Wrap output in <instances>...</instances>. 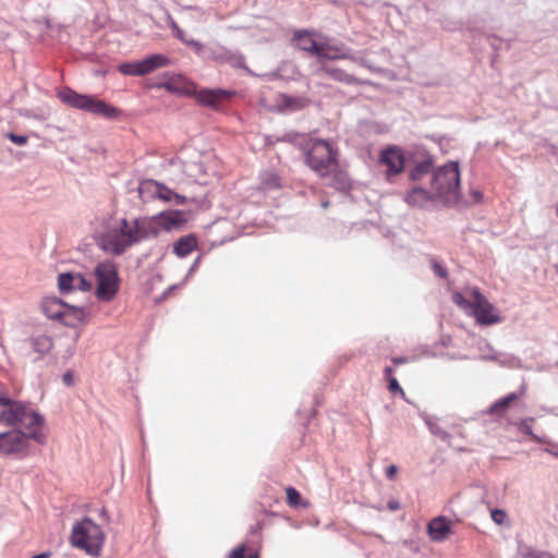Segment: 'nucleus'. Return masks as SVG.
Masks as SVG:
<instances>
[{"label":"nucleus","mask_w":558,"mask_h":558,"mask_svg":"<svg viewBox=\"0 0 558 558\" xmlns=\"http://www.w3.org/2000/svg\"><path fill=\"white\" fill-rule=\"evenodd\" d=\"M27 417L19 415L12 422H2L15 428L0 433V454L24 458L29 454L31 440L46 442L45 417L34 408L26 409Z\"/></svg>","instance_id":"nucleus-1"},{"label":"nucleus","mask_w":558,"mask_h":558,"mask_svg":"<svg viewBox=\"0 0 558 558\" xmlns=\"http://www.w3.org/2000/svg\"><path fill=\"white\" fill-rule=\"evenodd\" d=\"M298 146L304 155L306 166L319 178H327L338 166L339 151L329 141L302 135Z\"/></svg>","instance_id":"nucleus-2"},{"label":"nucleus","mask_w":558,"mask_h":558,"mask_svg":"<svg viewBox=\"0 0 558 558\" xmlns=\"http://www.w3.org/2000/svg\"><path fill=\"white\" fill-rule=\"evenodd\" d=\"M151 236L147 219L129 222L122 219L118 229H112L104 236V247L114 254L123 253L129 246Z\"/></svg>","instance_id":"nucleus-3"},{"label":"nucleus","mask_w":558,"mask_h":558,"mask_svg":"<svg viewBox=\"0 0 558 558\" xmlns=\"http://www.w3.org/2000/svg\"><path fill=\"white\" fill-rule=\"evenodd\" d=\"M292 40L299 49L315 56L318 61L344 60L349 58L342 46L329 44L326 37L316 31L296 29L293 33Z\"/></svg>","instance_id":"nucleus-4"},{"label":"nucleus","mask_w":558,"mask_h":558,"mask_svg":"<svg viewBox=\"0 0 558 558\" xmlns=\"http://www.w3.org/2000/svg\"><path fill=\"white\" fill-rule=\"evenodd\" d=\"M471 300H468L462 293L456 292L452 301L456 305L473 316L478 325H495L501 322V316L497 308L484 296L477 288L470 290Z\"/></svg>","instance_id":"nucleus-5"},{"label":"nucleus","mask_w":558,"mask_h":558,"mask_svg":"<svg viewBox=\"0 0 558 558\" xmlns=\"http://www.w3.org/2000/svg\"><path fill=\"white\" fill-rule=\"evenodd\" d=\"M72 546L85 550L90 556H98L105 543L101 527L89 518L75 523L71 533Z\"/></svg>","instance_id":"nucleus-6"},{"label":"nucleus","mask_w":558,"mask_h":558,"mask_svg":"<svg viewBox=\"0 0 558 558\" xmlns=\"http://www.w3.org/2000/svg\"><path fill=\"white\" fill-rule=\"evenodd\" d=\"M58 97L62 102L72 108L85 110L89 113L105 118L113 119L119 117L121 112L118 108L108 105L104 100L94 96L78 94L70 88L60 90L58 93Z\"/></svg>","instance_id":"nucleus-7"},{"label":"nucleus","mask_w":558,"mask_h":558,"mask_svg":"<svg viewBox=\"0 0 558 558\" xmlns=\"http://www.w3.org/2000/svg\"><path fill=\"white\" fill-rule=\"evenodd\" d=\"M460 189V170L459 163L450 161L436 170L432 180L433 192L447 199L458 196Z\"/></svg>","instance_id":"nucleus-8"},{"label":"nucleus","mask_w":558,"mask_h":558,"mask_svg":"<svg viewBox=\"0 0 558 558\" xmlns=\"http://www.w3.org/2000/svg\"><path fill=\"white\" fill-rule=\"evenodd\" d=\"M94 276L96 279V298L104 302L112 301L120 287L117 265L109 260L101 262L96 266Z\"/></svg>","instance_id":"nucleus-9"},{"label":"nucleus","mask_w":558,"mask_h":558,"mask_svg":"<svg viewBox=\"0 0 558 558\" xmlns=\"http://www.w3.org/2000/svg\"><path fill=\"white\" fill-rule=\"evenodd\" d=\"M170 64V59L163 54H151L136 62H124L118 65V71L123 75L144 76L157 69Z\"/></svg>","instance_id":"nucleus-10"},{"label":"nucleus","mask_w":558,"mask_h":558,"mask_svg":"<svg viewBox=\"0 0 558 558\" xmlns=\"http://www.w3.org/2000/svg\"><path fill=\"white\" fill-rule=\"evenodd\" d=\"M53 348V339L46 332L35 331L21 347V354L37 362L47 355Z\"/></svg>","instance_id":"nucleus-11"},{"label":"nucleus","mask_w":558,"mask_h":558,"mask_svg":"<svg viewBox=\"0 0 558 558\" xmlns=\"http://www.w3.org/2000/svg\"><path fill=\"white\" fill-rule=\"evenodd\" d=\"M147 221L151 236H157L160 231L179 229L186 222V217L182 210H168L147 219Z\"/></svg>","instance_id":"nucleus-12"},{"label":"nucleus","mask_w":558,"mask_h":558,"mask_svg":"<svg viewBox=\"0 0 558 558\" xmlns=\"http://www.w3.org/2000/svg\"><path fill=\"white\" fill-rule=\"evenodd\" d=\"M32 408L29 404L19 400H12L4 388L0 384V422H12L19 415L27 417L26 409Z\"/></svg>","instance_id":"nucleus-13"},{"label":"nucleus","mask_w":558,"mask_h":558,"mask_svg":"<svg viewBox=\"0 0 558 558\" xmlns=\"http://www.w3.org/2000/svg\"><path fill=\"white\" fill-rule=\"evenodd\" d=\"M379 162L387 168V178L400 174L404 170L405 158L402 149L392 146L384 149L379 157Z\"/></svg>","instance_id":"nucleus-14"},{"label":"nucleus","mask_w":558,"mask_h":558,"mask_svg":"<svg viewBox=\"0 0 558 558\" xmlns=\"http://www.w3.org/2000/svg\"><path fill=\"white\" fill-rule=\"evenodd\" d=\"M58 288L60 292L66 293L74 290L89 291L92 282L82 274L63 272L58 277Z\"/></svg>","instance_id":"nucleus-15"},{"label":"nucleus","mask_w":558,"mask_h":558,"mask_svg":"<svg viewBox=\"0 0 558 558\" xmlns=\"http://www.w3.org/2000/svg\"><path fill=\"white\" fill-rule=\"evenodd\" d=\"M158 87L181 95L195 94V84L180 74H165V82L158 84Z\"/></svg>","instance_id":"nucleus-16"},{"label":"nucleus","mask_w":558,"mask_h":558,"mask_svg":"<svg viewBox=\"0 0 558 558\" xmlns=\"http://www.w3.org/2000/svg\"><path fill=\"white\" fill-rule=\"evenodd\" d=\"M311 100L304 96H290L280 94L277 97L276 106L281 112H295L306 108Z\"/></svg>","instance_id":"nucleus-17"},{"label":"nucleus","mask_w":558,"mask_h":558,"mask_svg":"<svg viewBox=\"0 0 558 558\" xmlns=\"http://www.w3.org/2000/svg\"><path fill=\"white\" fill-rule=\"evenodd\" d=\"M325 61L326 60H319V68L317 69V73H324L331 80L348 85L360 84V81L352 74L347 73L343 69L329 65Z\"/></svg>","instance_id":"nucleus-18"},{"label":"nucleus","mask_w":558,"mask_h":558,"mask_svg":"<svg viewBox=\"0 0 558 558\" xmlns=\"http://www.w3.org/2000/svg\"><path fill=\"white\" fill-rule=\"evenodd\" d=\"M66 304L56 296H47L43 299L40 308L44 315L52 320H59L65 311Z\"/></svg>","instance_id":"nucleus-19"},{"label":"nucleus","mask_w":558,"mask_h":558,"mask_svg":"<svg viewBox=\"0 0 558 558\" xmlns=\"http://www.w3.org/2000/svg\"><path fill=\"white\" fill-rule=\"evenodd\" d=\"M87 322L86 313L81 307L70 306L66 304L65 311L60 318V323L64 326L76 328Z\"/></svg>","instance_id":"nucleus-20"},{"label":"nucleus","mask_w":558,"mask_h":558,"mask_svg":"<svg viewBox=\"0 0 558 558\" xmlns=\"http://www.w3.org/2000/svg\"><path fill=\"white\" fill-rule=\"evenodd\" d=\"M196 100L209 107H215L220 100L229 96V93L222 89H201L195 87V94H192Z\"/></svg>","instance_id":"nucleus-21"},{"label":"nucleus","mask_w":558,"mask_h":558,"mask_svg":"<svg viewBox=\"0 0 558 558\" xmlns=\"http://www.w3.org/2000/svg\"><path fill=\"white\" fill-rule=\"evenodd\" d=\"M525 393V388L522 387L519 391L511 392L504 398L494 402L489 408L490 414L505 413L510 407L514 405Z\"/></svg>","instance_id":"nucleus-22"},{"label":"nucleus","mask_w":558,"mask_h":558,"mask_svg":"<svg viewBox=\"0 0 558 558\" xmlns=\"http://www.w3.org/2000/svg\"><path fill=\"white\" fill-rule=\"evenodd\" d=\"M427 530L433 541L441 542L449 536L450 524L445 518L438 517L428 523Z\"/></svg>","instance_id":"nucleus-23"},{"label":"nucleus","mask_w":558,"mask_h":558,"mask_svg":"<svg viewBox=\"0 0 558 558\" xmlns=\"http://www.w3.org/2000/svg\"><path fill=\"white\" fill-rule=\"evenodd\" d=\"M198 240L195 234L181 236L173 243V253L180 257H186L197 248Z\"/></svg>","instance_id":"nucleus-24"},{"label":"nucleus","mask_w":558,"mask_h":558,"mask_svg":"<svg viewBox=\"0 0 558 558\" xmlns=\"http://www.w3.org/2000/svg\"><path fill=\"white\" fill-rule=\"evenodd\" d=\"M432 199L430 192L422 187H413L405 194L404 201L411 206L422 207Z\"/></svg>","instance_id":"nucleus-25"},{"label":"nucleus","mask_w":558,"mask_h":558,"mask_svg":"<svg viewBox=\"0 0 558 558\" xmlns=\"http://www.w3.org/2000/svg\"><path fill=\"white\" fill-rule=\"evenodd\" d=\"M148 186L154 189V193L158 196V198L163 199L166 202L174 201L177 204H183L185 198L179 194L173 193L171 190L166 186L155 183L148 182Z\"/></svg>","instance_id":"nucleus-26"},{"label":"nucleus","mask_w":558,"mask_h":558,"mask_svg":"<svg viewBox=\"0 0 558 558\" xmlns=\"http://www.w3.org/2000/svg\"><path fill=\"white\" fill-rule=\"evenodd\" d=\"M328 177L332 178L330 185L336 190L345 191L351 185L348 174L340 169L339 165L328 174Z\"/></svg>","instance_id":"nucleus-27"},{"label":"nucleus","mask_w":558,"mask_h":558,"mask_svg":"<svg viewBox=\"0 0 558 558\" xmlns=\"http://www.w3.org/2000/svg\"><path fill=\"white\" fill-rule=\"evenodd\" d=\"M433 168V161L432 159L427 158V159H424L423 161L416 163L414 166V168L410 171V179L412 181H418L421 180L424 175H426L427 173L430 172Z\"/></svg>","instance_id":"nucleus-28"},{"label":"nucleus","mask_w":558,"mask_h":558,"mask_svg":"<svg viewBox=\"0 0 558 558\" xmlns=\"http://www.w3.org/2000/svg\"><path fill=\"white\" fill-rule=\"evenodd\" d=\"M534 421H535V418L529 417V418L521 420L515 425L518 426V428L521 433H524L525 435L530 436L534 441H537L541 444L548 442L544 438H542L533 433L532 425H533Z\"/></svg>","instance_id":"nucleus-29"},{"label":"nucleus","mask_w":558,"mask_h":558,"mask_svg":"<svg viewBox=\"0 0 558 558\" xmlns=\"http://www.w3.org/2000/svg\"><path fill=\"white\" fill-rule=\"evenodd\" d=\"M384 373H385V377L386 379L388 380V389L393 392V393H400L402 397L405 396V392L403 391V389L400 387L398 380L396 377L392 376V373H393V368L392 367H385L384 369Z\"/></svg>","instance_id":"nucleus-30"},{"label":"nucleus","mask_w":558,"mask_h":558,"mask_svg":"<svg viewBox=\"0 0 558 558\" xmlns=\"http://www.w3.org/2000/svg\"><path fill=\"white\" fill-rule=\"evenodd\" d=\"M171 28L173 31L174 36L178 39H180L182 43H184L185 45H187L190 47L195 48L196 50H201L202 49V44L201 43H198V41H196L194 39L185 38L184 32L180 28V26L175 22L171 23Z\"/></svg>","instance_id":"nucleus-31"},{"label":"nucleus","mask_w":558,"mask_h":558,"mask_svg":"<svg viewBox=\"0 0 558 558\" xmlns=\"http://www.w3.org/2000/svg\"><path fill=\"white\" fill-rule=\"evenodd\" d=\"M287 494V502L290 507L296 508L300 506L307 507V502H302L301 494L293 487H288L286 489Z\"/></svg>","instance_id":"nucleus-32"},{"label":"nucleus","mask_w":558,"mask_h":558,"mask_svg":"<svg viewBox=\"0 0 558 558\" xmlns=\"http://www.w3.org/2000/svg\"><path fill=\"white\" fill-rule=\"evenodd\" d=\"M490 517L493 521L497 524H502L507 514L504 510L500 509H494L490 513Z\"/></svg>","instance_id":"nucleus-33"},{"label":"nucleus","mask_w":558,"mask_h":558,"mask_svg":"<svg viewBox=\"0 0 558 558\" xmlns=\"http://www.w3.org/2000/svg\"><path fill=\"white\" fill-rule=\"evenodd\" d=\"M7 137L16 145H25L27 143V136L9 133Z\"/></svg>","instance_id":"nucleus-34"},{"label":"nucleus","mask_w":558,"mask_h":558,"mask_svg":"<svg viewBox=\"0 0 558 558\" xmlns=\"http://www.w3.org/2000/svg\"><path fill=\"white\" fill-rule=\"evenodd\" d=\"M246 551V545L242 544L231 550L229 558H244Z\"/></svg>","instance_id":"nucleus-35"},{"label":"nucleus","mask_w":558,"mask_h":558,"mask_svg":"<svg viewBox=\"0 0 558 558\" xmlns=\"http://www.w3.org/2000/svg\"><path fill=\"white\" fill-rule=\"evenodd\" d=\"M433 269H434L435 274L441 278H446L448 275L447 270L440 264H438L436 262L433 263Z\"/></svg>","instance_id":"nucleus-36"},{"label":"nucleus","mask_w":558,"mask_h":558,"mask_svg":"<svg viewBox=\"0 0 558 558\" xmlns=\"http://www.w3.org/2000/svg\"><path fill=\"white\" fill-rule=\"evenodd\" d=\"M525 558H555L551 554L546 551H534L526 555Z\"/></svg>","instance_id":"nucleus-37"},{"label":"nucleus","mask_w":558,"mask_h":558,"mask_svg":"<svg viewBox=\"0 0 558 558\" xmlns=\"http://www.w3.org/2000/svg\"><path fill=\"white\" fill-rule=\"evenodd\" d=\"M62 380L63 383L66 385V386H71L73 384V375L71 372H66L63 376H62Z\"/></svg>","instance_id":"nucleus-38"},{"label":"nucleus","mask_w":558,"mask_h":558,"mask_svg":"<svg viewBox=\"0 0 558 558\" xmlns=\"http://www.w3.org/2000/svg\"><path fill=\"white\" fill-rule=\"evenodd\" d=\"M397 471H398V468L396 465L392 464V465L388 466L387 470H386L387 477L393 478V476L396 475Z\"/></svg>","instance_id":"nucleus-39"},{"label":"nucleus","mask_w":558,"mask_h":558,"mask_svg":"<svg viewBox=\"0 0 558 558\" xmlns=\"http://www.w3.org/2000/svg\"><path fill=\"white\" fill-rule=\"evenodd\" d=\"M545 451L548 452L549 454L558 458V445L557 444H553L550 446V448L545 449Z\"/></svg>","instance_id":"nucleus-40"},{"label":"nucleus","mask_w":558,"mask_h":558,"mask_svg":"<svg viewBox=\"0 0 558 558\" xmlns=\"http://www.w3.org/2000/svg\"><path fill=\"white\" fill-rule=\"evenodd\" d=\"M472 196L475 202H480L483 197V194L480 191H474L472 193Z\"/></svg>","instance_id":"nucleus-41"},{"label":"nucleus","mask_w":558,"mask_h":558,"mask_svg":"<svg viewBox=\"0 0 558 558\" xmlns=\"http://www.w3.org/2000/svg\"><path fill=\"white\" fill-rule=\"evenodd\" d=\"M388 507H389V509H391V510H398L400 506H399V502H398V501H390V502L388 504Z\"/></svg>","instance_id":"nucleus-42"},{"label":"nucleus","mask_w":558,"mask_h":558,"mask_svg":"<svg viewBox=\"0 0 558 558\" xmlns=\"http://www.w3.org/2000/svg\"><path fill=\"white\" fill-rule=\"evenodd\" d=\"M392 362H393L395 364H402V363H405V362H407V360H405V359H403V357H395V359H392Z\"/></svg>","instance_id":"nucleus-43"},{"label":"nucleus","mask_w":558,"mask_h":558,"mask_svg":"<svg viewBox=\"0 0 558 558\" xmlns=\"http://www.w3.org/2000/svg\"><path fill=\"white\" fill-rule=\"evenodd\" d=\"M48 554H41V555H37L33 558H47Z\"/></svg>","instance_id":"nucleus-44"},{"label":"nucleus","mask_w":558,"mask_h":558,"mask_svg":"<svg viewBox=\"0 0 558 558\" xmlns=\"http://www.w3.org/2000/svg\"><path fill=\"white\" fill-rule=\"evenodd\" d=\"M322 206H323L324 208H327V207L329 206V202H328V201L323 202V203H322Z\"/></svg>","instance_id":"nucleus-45"},{"label":"nucleus","mask_w":558,"mask_h":558,"mask_svg":"<svg viewBox=\"0 0 558 558\" xmlns=\"http://www.w3.org/2000/svg\"><path fill=\"white\" fill-rule=\"evenodd\" d=\"M248 558H259V556H258V554H257V553H255V554H253V555H250V557H248Z\"/></svg>","instance_id":"nucleus-46"},{"label":"nucleus","mask_w":558,"mask_h":558,"mask_svg":"<svg viewBox=\"0 0 558 558\" xmlns=\"http://www.w3.org/2000/svg\"><path fill=\"white\" fill-rule=\"evenodd\" d=\"M556 215L558 217V203H557V206H556Z\"/></svg>","instance_id":"nucleus-47"}]
</instances>
